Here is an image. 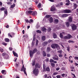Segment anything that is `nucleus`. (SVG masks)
<instances>
[{"mask_svg":"<svg viewBox=\"0 0 78 78\" xmlns=\"http://www.w3.org/2000/svg\"><path fill=\"white\" fill-rule=\"evenodd\" d=\"M42 72H50V67H46L45 64H43Z\"/></svg>","mask_w":78,"mask_h":78,"instance_id":"nucleus-1","label":"nucleus"},{"mask_svg":"<svg viewBox=\"0 0 78 78\" xmlns=\"http://www.w3.org/2000/svg\"><path fill=\"white\" fill-rule=\"evenodd\" d=\"M36 51H37V48H34L32 51L31 50H30L29 51L30 57L32 58V57L33 56V54H34Z\"/></svg>","mask_w":78,"mask_h":78,"instance_id":"nucleus-2","label":"nucleus"},{"mask_svg":"<svg viewBox=\"0 0 78 78\" xmlns=\"http://www.w3.org/2000/svg\"><path fill=\"white\" fill-rule=\"evenodd\" d=\"M51 47L52 48H56L58 50H59L60 49V47L57 44H52L51 45Z\"/></svg>","mask_w":78,"mask_h":78,"instance_id":"nucleus-3","label":"nucleus"},{"mask_svg":"<svg viewBox=\"0 0 78 78\" xmlns=\"http://www.w3.org/2000/svg\"><path fill=\"white\" fill-rule=\"evenodd\" d=\"M33 73L35 74L36 76H37L39 74V70L38 69H34L33 70Z\"/></svg>","mask_w":78,"mask_h":78,"instance_id":"nucleus-4","label":"nucleus"},{"mask_svg":"<svg viewBox=\"0 0 78 78\" xmlns=\"http://www.w3.org/2000/svg\"><path fill=\"white\" fill-rule=\"evenodd\" d=\"M71 27L72 30L73 31L76 30L77 29V26L74 24H72L71 25Z\"/></svg>","mask_w":78,"mask_h":78,"instance_id":"nucleus-5","label":"nucleus"},{"mask_svg":"<svg viewBox=\"0 0 78 78\" xmlns=\"http://www.w3.org/2000/svg\"><path fill=\"white\" fill-rule=\"evenodd\" d=\"M69 16H70L69 14H64L62 15L61 16V17H67Z\"/></svg>","mask_w":78,"mask_h":78,"instance_id":"nucleus-6","label":"nucleus"},{"mask_svg":"<svg viewBox=\"0 0 78 78\" xmlns=\"http://www.w3.org/2000/svg\"><path fill=\"white\" fill-rule=\"evenodd\" d=\"M56 8L55 7H51L50 9L51 11H55Z\"/></svg>","mask_w":78,"mask_h":78,"instance_id":"nucleus-7","label":"nucleus"},{"mask_svg":"<svg viewBox=\"0 0 78 78\" xmlns=\"http://www.w3.org/2000/svg\"><path fill=\"white\" fill-rule=\"evenodd\" d=\"M56 57H57V58H55V57H52V59H54V60H55V61H58L59 59V58H58V56H56Z\"/></svg>","mask_w":78,"mask_h":78,"instance_id":"nucleus-8","label":"nucleus"},{"mask_svg":"<svg viewBox=\"0 0 78 78\" xmlns=\"http://www.w3.org/2000/svg\"><path fill=\"white\" fill-rule=\"evenodd\" d=\"M48 44V42L47 41H44L43 43L42 44V45L43 46H45Z\"/></svg>","mask_w":78,"mask_h":78,"instance_id":"nucleus-9","label":"nucleus"},{"mask_svg":"<svg viewBox=\"0 0 78 78\" xmlns=\"http://www.w3.org/2000/svg\"><path fill=\"white\" fill-rule=\"evenodd\" d=\"M13 55H14L15 56L18 57V55L17 54V53H16V52H15L14 51H13Z\"/></svg>","mask_w":78,"mask_h":78,"instance_id":"nucleus-10","label":"nucleus"},{"mask_svg":"<svg viewBox=\"0 0 78 78\" xmlns=\"http://www.w3.org/2000/svg\"><path fill=\"white\" fill-rule=\"evenodd\" d=\"M1 73L3 75H6V71L5 70H2L1 71Z\"/></svg>","mask_w":78,"mask_h":78,"instance_id":"nucleus-11","label":"nucleus"},{"mask_svg":"<svg viewBox=\"0 0 78 78\" xmlns=\"http://www.w3.org/2000/svg\"><path fill=\"white\" fill-rule=\"evenodd\" d=\"M54 22L55 23H58L59 22V20H58L57 19H55L54 20Z\"/></svg>","mask_w":78,"mask_h":78,"instance_id":"nucleus-12","label":"nucleus"},{"mask_svg":"<svg viewBox=\"0 0 78 78\" xmlns=\"http://www.w3.org/2000/svg\"><path fill=\"white\" fill-rule=\"evenodd\" d=\"M37 14V12L36 11H34L33 12L32 15V16H36Z\"/></svg>","mask_w":78,"mask_h":78,"instance_id":"nucleus-13","label":"nucleus"},{"mask_svg":"<svg viewBox=\"0 0 78 78\" xmlns=\"http://www.w3.org/2000/svg\"><path fill=\"white\" fill-rule=\"evenodd\" d=\"M61 76L62 77H67V74H62Z\"/></svg>","mask_w":78,"mask_h":78,"instance_id":"nucleus-14","label":"nucleus"},{"mask_svg":"<svg viewBox=\"0 0 78 78\" xmlns=\"http://www.w3.org/2000/svg\"><path fill=\"white\" fill-rule=\"evenodd\" d=\"M46 50L47 53H49L50 51V48L49 47H48L46 49Z\"/></svg>","mask_w":78,"mask_h":78,"instance_id":"nucleus-15","label":"nucleus"},{"mask_svg":"<svg viewBox=\"0 0 78 78\" xmlns=\"http://www.w3.org/2000/svg\"><path fill=\"white\" fill-rule=\"evenodd\" d=\"M69 22H70V23H71V22H72V17H69L68 20Z\"/></svg>","mask_w":78,"mask_h":78,"instance_id":"nucleus-16","label":"nucleus"},{"mask_svg":"<svg viewBox=\"0 0 78 78\" xmlns=\"http://www.w3.org/2000/svg\"><path fill=\"white\" fill-rule=\"evenodd\" d=\"M32 12H33V11L31 10H29V11H27L26 12L27 14H28V13H29V14H31Z\"/></svg>","mask_w":78,"mask_h":78,"instance_id":"nucleus-17","label":"nucleus"},{"mask_svg":"<svg viewBox=\"0 0 78 78\" xmlns=\"http://www.w3.org/2000/svg\"><path fill=\"white\" fill-rule=\"evenodd\" d=\"M66 10L67 13H71V12H72V11L70 9H66Z\"/></svg>","mask_w":78,"mask_h":78,"instance_id":"nucleus-18","label":"nucleus"},{"mask_svg":"<svg viewBox=\"0 0 78 78\" xmlns=\"http://www.w3.org/2000/svg\"><path fill=\"white\" fill-rule=\"evenodd\" d=\"M53 18L52 17H50L49 19V21H50V23H52V22H53Z\"/></svg>","mask_w":78,"mask_h":78,"instance_id":"nucleus-19","label":"nucleus"},{"mask_svg":"<svg viewBox=\"0 0 78 78\" xmlns=\"http://www.w3.org/2000/svg\"><path fill=\"white\" fill-rule=\"evenodd\" d=\"M45 36H43L42 37V40L43 41H45L46 38Z\"/></svg>","mask_w":78,"mask_h":78,"instance_id":"nucleus-20","label":"nucleus"},{"mask_svg":"<svg viewBox=\"0 0 78 78\" xmlns=\"http://www.w3.org/2000/svg\"><path fill=\"white\" fill-rule=\"evenodd\" d=\"M53 37L54 39H56V37H57V35L56 34L54 33L53 34Z\"/></svg>","mask_w":78,"mask_h":78,"instance_id":"nucleus-21","label":"nucleus"},{"mask_svg":"<svg viewBox=\"0 0 78 78\" xmlns=\"http://www.w3.org/2000/svg\"><path fill=\"white\" fill-rule=\"evenodd\" d=\"M66 25L67 26V27H69V26H70V23L68 22H66Z\"/></svg>","mask_w":78,"mask_h":78,"instance_id":"nucleus-22","label":"nucleus"},{"mask_svg":"<svg viewBox=\"0 0 78 78\" xmlns=\"http://www.w3.org/2000/svg\"><path fill=\"white\" fill-rule=\"evenodd\" d=\"M43 56H44V57H45V56H47V54H46V53H45V51H43Z\"/></svg>","mask_w":78,"mask_h":78,"instance_id":"nucleus-23","label":"nucleus"},{"mask_svg":"<svg viewBox=\"0 0 78 78\" xmlns=\"http://www.w3.org/2000/svg\"><path fill=\"white\" fill-rule=\"evenodd\" d=\"M15 6H16V4H14L12 5H11L10 8H14V7H15Z\"/></svg>","mask_w":78,"mask_h":78,"instance_id":"nucleus-24","label":"nucleus"},{"mask_svg":"<svg viewBox=\"0 0 78 78\" xmlns=\"http://www.w3.org/2000/svg\"><path fill=\"white\" fill-rule=\"evenodd\" d=\"M62 13H67V10H66V9L65 10H62Z\"/></svg>","mask_w":78,"mask_h":78,"instance_id":"nucleus-25","label":"nucleus"},{"mask_svg":"<svg viewBox=\"0 0 78 78\" xmlns=\"http://www.w3.org/2000/svg\"><path fill=\"white\" fill-rule=\"evenodd\" d=\"M5 10V7H2L0 9V11H4Z\"/></svg>","mask_w":78,"mask_h":78,"instance_id":"nucleus-26","label":"nucleus"},{"mask_svg":"<svg viewBox=\"0 0 78 78\" xmlns=\"http://www.w3.org/2000/svg\"><path fill=\"white\" fill-rule=\"evenodd\" d=\"M51 15H46L45 16V17L46 18H49V17H51Z\"/></svg>","mask_w":78,"mask_h":78,"instance_id":"nucleus-27","label":"nucleus"},{"mask_svg":"<svg viewBox=\"0 0 78 78\" xmlns=\"http://www.w3.org/2000/svg\"><path fill=\"white\" fill-rule=\"evenodd\" d=\"M26 68H25L24 70H23L24 73V74H26V76H27V72H26Z\"/></svg>","mask_w":78,"mask_h":78,"instance_id":"nucleus-28","label":"nucleus"},{"mask_svg":"<svg viewBox=\"0 0 78 78\" xmlns=\"http://www.w3.org/2000/svg\"><path fill=\"white\" fill-rule=\"evenodd\" d=\"M33 23V20L32 19H31L29 20V23Z\"/></svg>","mask_w":78,"mask_h":78,"instance_id":"nucleus-29","label":"nucleus"},{"mask_svg":"<svg viewBox=\"0 0 78 78\" xmlns=\"http://www.w3.org/2000/svg\"><path fill=\"white\" fill-rule=\"evenodd\" d=\"M67 48V51H68L69 52L70 51V46H68Z\"/></svg>","mask_w":78,"mask_h":78,"instance_id":"nucleus-30","label":"nucleus"},{"mask_svg":"<svg viewBox=\"0 0 78 78\" xmlns=\"http://www.w3.org/2000/svg\"><path fill=\"white\" fill-rule=\"evenodd\" d=\"M5 41L7 42H9V39L8 38H5Z\"/></svg>","mask_w":78,"mask_h":78,"instance_id":"nucleus-31","label":"nucleus"},{"mask_svg":"<svg viewBox=\"0 0 78 78\" xmlns=\"http://www.w3.org/2000/svg\"><path fill=\"white\" fill-rule=\"evenodd\" d=\"M46 30V28L45 27H43L41 28V31H45Z\"/></svg>","mask_w":78,"mask_h":78,"instance_id":"nucleus-32","label":"nucleus"},{"mask_svg":"<svg viewBox=\"0 0 78 78\" xmlns=\"http://www.w3.org/2000/svg\"><path fill=\"white\" fill-rule=\"evenodd\" d=\"M37 32L38 33H39L40 34L42 33V32H41V31L39 30H37Z\"/></svg>","mask_w":78,"mask_h":78,"instance_id":"nucleus-33","label":"nucleus"},{"mask_svg":"<svg viewBox=\"0 0 78 78\" xmlns=\"http://www.w3.org/2000/svg\"><path fill=\"white\" fill-rule=\"evenodd\" d=\"M60 37L61 38H63V35H62V34L61 33H60Z\"/></svg>","mask_w":78,"mask_h":78,"instance_id":"nucleus-34","label":"nucleus"},{"mask_svg":"<svg viewBox=\"0 0 78 78\" xmlns=\"http://www.w3.org/2000/svg\"><path fill=\"white\" fill-rule=\"evenodd\" d=\"M70 69H75V66H70Z\"/></svg>","mask_w":78,"mask_h":78,"instance_id":"nucleus-35","label":"nucleus"},{"mask_svg":"<svg viewBox=\"0 0 78 78\" xmlns=\"http://www.w3.org/2000/svg\"><path fill=\"white\" fill-rule=\"evenodd\" d=\"M4 12H5V14H8V12L7 11V9H5V10L4 11Z\"/></svg>","mask_w":78,"mask_h":78,"instance_id":"nucleus-36","label":"nucleus"},{"mask_svg":"<svg viewBox=\"0 0 78 78\" xmlns=\"http://www.w3.org/2000/svg\"><path fill=\"white\" fill-rule=\"evenodd\" d=\"M39 42V41L38 40H36V45H38V43Z\"/></svg>","mask_w":78,"mask_h":78,"instance_id":"nucleus-37","label":"nucleus"},{"mask_svg":"<svg viewBox=\"0 0 78 78\" xmlns=\"http://www.w3.org/2000/svg\"><path fill=\"white\" fill-rule=\"evenodd\" d=\"M51 66L52 67H55V64L54 63H51Z\"/></svg>","mask_w":78,"mask_h":78,"instance_id":"nucleus-38","label":"nucleus"},{"mask_svg":"<svg viewBox=\"0 0 78 78\" xmlns=\"http://www.w3.org/2000/svg\"><path fill=\"white\" fill-rule=\"evenodd\" d=\"M41 6V3H39L38 5V8H40Z\"/></svg>","mask_w":78,"mask_h":78,"instance_id":"nucleus-39","label":"nucleus"},{"mask_svg":"<svg viewBox=\"0 0 78 78\" xmlns=\"http://www.w3.org/2000/svg\"><path fill=\"white\" fill-rule=\"evenodd\" d=\"M62 50H60V51H57L58 53H59L60 54H62Z\"/></svg>","mask_w":78,"mask_h":78,"instance_id":"nucleus-40","label":"nucleus"},{"mask_svg":"<svg viewBox=\"0 0 78 78\" xmlns=\"http://www.w3.org/2000/svg\"><path fill=\"white\" fill-rule=\"evenodd\" d=\"M49 62H54V60H53L52 59H50Z\"/></svg>","mask_w":78,"mask_h":78,"instance_id":"nucleus-41","label":"nucleus"},{"mask_svg":"<svg viewBox=\"0 0 78 78\" xmlns=\"http://www.w3.org/2000/svg\"><path fill=\"white\" fill-rule=\"evenodd\" d=\"M68 39H70V38H71V35L70 34H68Z\"/></svg>","mask_w":78,"mask_h":78,"instance_id":"nucleus-42","label":"nucleus"},{"mask_svg":"<svg viewBox=\"0 0 78 78\" xmlns=\"http://www.w3.org/2000/svg\"><path fill=\"white\" fill-rule=\"evenodd\" d=\"M25 21L26 23H29V21L28 20H25Z\"/></svg>","mask_w":78,"mask_h":78,"instance_id":"nucleus-43","label":"nucleus"},{"mask_svg":"<svg viewBox=\"0 0 78 78\" xmlns=\"http://www.w3.org/2000/svg\"><path fill=\"white\" fill-rule=\"evenodd\" d=\"M74 9H76V8H77V5H76V4H74Z\"/></svg>","mask_w":78,"mask_h":78,"instance_id":"nucleus-44","label":"nucleus"},{"mask_svg":"<svg viewBox=\"0 0 78 78\" xmlns=\"http://www.w3.org/2000/svg\"><path fill=\"white\" fill-rule=\"evenodd\" d=\"M52 42V40H49L47 42L49 44V43H50V42Z\"/></svg>","mask_w":78,"mask_h":78,"instance_id":"nucleus-45","label":"nucleus"},{"mask_svg":"<svg viewBox=\"0 0 78 78\" xmlns=\"http://www.w3.org/2000/svg\"><path fill=\"white\" fill-rule=\"evenodd\" d=\"M64 39H69V38L68 37V36H65L64 37Z\"/></svg>","mask_w":78,"mask_h":78,"instance_id":"nucleus-46","label":"nucleus"},{"mask_svg":"<svg viewBox=\"0 0 78 78\" xmlns=\"http://www.w3.org/2000/svg\"><path fill=\"white\" fill-rule=\"evenodd\" d=\"M58 75V73L57 72H55V73H53V75Z\"/></svg>","mask_w":78,"mask_h":78,"instance_id":"nucleus-47","label":"nucleus"},{"mask_svg":"<svg viewBox=\"0 0 78 78\" xmlns=\"http://www.w3.org/2000/svg\"><path fill=\"white\" fill-rule=\"evenodd\" d=\"M24 69H25V68H23L22 67L21 68V72H23V70H24Z\"/></svg>","mask_w":78,"mask_h":78,"instance_id":"nucleus-48","label":"nucleus"},{"mask_svg":"<svg viewBox=\"0 0 78 78\" xmlns=\"http://www.w3.org/2000/svg\"><path fill=\"white\" fill-rule=\"evenodd\" d=\"M51 30V28H48V31L49 32H50V31Z\"/></svg>","mask_w":78,"mask_h":78,"instance_id":"nucleus-49","label":"nucleus"},{"mask_svg":"<svg viewBox=\"0 0 78 78\" xmlns=\"http://www.w3.org/2000/svg\"><path fill=\"white\" fill-rule=\"evenodd\" d=\"M58 56L59 57V58H61V57H62V56H63V55L61 54H59Z\"/></svg>","mask_w":78,"mask_h":78,"instance_id":"nucleus-50","label":"nucleus"},{"mask_svg":"<svg viewBox=\"0 0 78 78\" xmlns=\"http://www.w3.org/2000/svg\"><path fill=\"white\" fill-rule=\"evenodd\" d=\"M46 62H49V58H47L45 60Z\"/></svg>","mask_w":78,"mask_h":78,"instance_id":"nucleus-51","label":"nucleus"},{"mask_svg":"<svg viewBox=\"0 0 78 78\" xmlns=\"http://www.w3.org/2000/svg\"><path fill=\"white\" fill-rule=\"evenodd\" d=\"M8 35L9 36H10V37H12V35L10 33H8Z\"/></svg>","mask_w":78,"mask_h":78,"instance_id":"nucleus-52","label":"nucleus"},{"mask_svg":"<svg viewBox=\"0 0 78 78\" xmlns=\"http://www.w3.org/2000/svg\"><path fill=\"white\" fill-rule=\"evenodd\" d=\"M32 47H33L34 45V41H33L32 43Z\"/></svg>","mask_w":78,"mask_h":78,"instance_id":"nucleus-53","label":"nucleus"},{"mask_svg":"<svg viewBox=\"0 0 78 78\" xmlns=\"http://www.w3.org/2000/svg\"><path fill=\"white\" fill-rule=\"evenodd\" d=\"M66 69V68L64 67H62L61 68V70H64Z\"/></svg>","mask_w":78,"mask_h":78,"instance_id":"nucleus-54","label":"nucleus"},{"mask_svg":"<svg viewBox=\"0 0 78 78\" xmlns=\"http://www.w3.org/2000/svg\"><path fill=\"white\" fill-rule=\"evenodd\" d=\"M56 77L57 78H61V76L57 75V76H56Z\"/></svg>","mask_w":78,"mask_h":78,"instance_id":"nucleus-55","label":"nucleus"},{"mask_svg":"<svg viewBox=\"0 0 78 78\" xmlns=\"http://www.w3.org/2000/svg\"><path fill=\"white\" fill-rule=\"evenodd\" d=\"M0 51L2 53L3 52V49L2 48L0 49Z\"/></svg>","mask_w":78,"mask_h":78,"instance_id":"nucleus-56","label":"nucleus"},{"mask_svg":"<svg viewBox=\"0 0 78 78\" xmlns=\"http://www.w3.org/2000/svg\"><path fill=\"white\" fill-rule=\"evenodd\" d=\"M71 74L72 75H73L74 76V78H76V76H75V75L73 73H72Z\"/></svg>","mask_w":78,"mask_h":78,"instance_id":"nucleus-57","label":"nucleus"},{"mask_svg":"<svg viewBox=\"0 0 78 78\" xmlns=\"http://www.w3.org/2000/svg\"><path fill=\"white\" fill-rule=\"evenodd\" d=\"M47 56V57H50V54H48Z\"/></svg>","mask_w":78,"mask_h":78,"instance_id":"nucleus-58","label":"nucleus"},{"mask_svg":"<svg viewBox=\"0 0 78 78\" xmlns=\"http://www.w3.org/2000/svg\"><path fill=\"white\" fill-rule=\"evenodd\" d=\"M75 59H77L78 60V57L77 56H76L74 57Z\"/></svg>","mask_w":78,"mask_h":78,"instance_id":"nucleus-59","label":"nucleus"},{"mask_svg":"<svg viewBox=\"0 0 78 78\" xmlns=\"http://www.w3.org/2000/svg\"><path fill=\"white\" fill-rule=\"evenodd\" d=\"M35 61H34L33 63H32V66H34V65H35Z\"/></svg>","mask_w":78,"mask_h":78,"instance_id":"nucleus-60","label":"nucleus"},{"mask_svg":"<svg viewBox=\"0 0 78 78\" xmlns=\"http://www.w3.org/2000/svg\"><path fill=\"white\" fill-rule=\"evenodd\" d=\"M3 45H7V43H5L3 42L2 43Z\"/></svg>","mask_w":78,"mask_h":78,"instance_id":"nucleus-61","label":"nucleus"},{"mask_svg":"<svg viewBox=\"0 0 78 78\" xmlns=\"http://www.w3.org/2000/svg\"><path fill=\"white\" fill-rule=\"evenodd\" d=\"M44 78H47V74H45L44 75Z\"/></svg>","mask_w":78,"mask_h":78,"instance_id":"nucleus-62","label":"nucleus"},{"mask_svg":"<svg viewBox=\"0 0 78 78\" xmlns=\"http://www.w3.org/2000/svg\"><path fill=\"white\" fill-rule=\"evenodd\" d=\"M15 66L16 67H19V65L17 64H16Z\"/></svg>","mask_w":78,"mask_h":78,"instance_id":"nucleus-63","label":"nucleus"},{"mask_svg":"<svg viewBox=\"0 0 78 78\" xmlns=\"http://www.w3.org/2000/svg\"><path fill=\"white\" fill-rule=\"evenodd\" d=\"M51 78V76H48V77H47V78Z\"/></svg>","mask_w":78,"mask_h":78,"instance_id":"nucleus-64","label":"nucleus"}]
</instances>
